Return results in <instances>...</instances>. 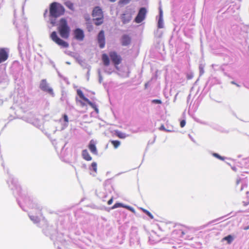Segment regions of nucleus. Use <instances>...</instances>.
I'll return each instance as SVG.
<instances>
[{
    "instance_id": "412c9836",
    "label": "nucleus",
    "mask_w": 249,
    "mask_h": 249,
    "mask_svg": "<svg viewBox=\"0 0 249 249\" xmlns=\"http://www.w3.org/2000/svg\"><path fill=\"white\" fill-rule=\"evenodd\" d=\"M116 135L118 137L121 139H124L126 137V135L124 133L121 132L120 131H117L116 132Z\"/></svg>"
},
{
    "instance_id": "37998d69",
    "label": "nucleus",
    "mask_w": 249,
    "mask_h": 249,
    "mask_svg": "<svg viewBox=\"0 0 249 249\" xmlns=\"http://www.w3.org/2000/svg\"><path fill=\"white\" fill-rule=\"evenodd\" d=\"M248 205V203H245L244 205H245V206H246V205Z\"/></svg>"
},
{
    "instance_id": "c85d7f7f",
    "label": "nucleus",
    "mask_w": 249,
    "mask_h": 249,
    "mask_svg": "<svg viewBox=\"0 0 249 249\" xmlns=\"http://www.w3.org/2000/svg\"><path fill=\"white\" fill-rule=\"evenodd\" d=\"M30 218L32 221H34L35 222H38L39 221L38 218L37 217H35L34 216H30Z\"/></svg>"
},
{
    "instance_id": "cd10ccee",
    "label": "nucleus",
    "mask_w": 249,
    "mask_h": 249,
    "mask_svg": "<svg viewBox=\"0 0 249 249\" xmlns=\"http://www.w3.org/2000/svg\"><path fill=\"white\" fill-rule=\"evenodd\" d=\"M152 103L158 104H161L162 103L161 101L159 99H154L152 101Z\"/></svg>"
},
{
    "instance_id": "f257e3e1",
    "label": "nucleus",
    "mask_w": 249,
    "mask_h": 249,
    "mask_svg": "<svg viewBox=\"0 0 249 249\" xmlns=\"http://www.w3.org/2000/svg\"><path fill=\"white\" fill-rule=\"evenodd\" d=\"M57 31L62 38L68 39L69 37L71 29L66 19L62 18L60 19Z\"/></svg>"
},
{
    "instance_id": "4be33fe9",
    "label": "nucleus",
    "mask_w": 249,
    "mask_h": 249,
    "mask_svg": "<svg viewBox=\"0 0 249 249\" xmlns=\"http://www.w3.org/2000/svg\"><path fill=\"white\" fill-rule=\"evenodd\" d=\"M65 5L71 10H73V4L71 1H67L65 3Z\"/></svg>"
},
{
    "instance_id": "4468645a",
    "label": "nucleus",
    "mask_w": 249,
    "mask_h": 249,
    "mask_svg": "<svg viewBox=\"0 0 249 249\" xmlns=\"http://www.w3.org/2000/svg\"><path fill=\"white\" fill-rule=\"evenodd\" d=\"M131 43V38L127 35H124L121 38V44L123 46H128Z\"/></svg>"
},
{
    "instance_id": "ea45409f",
    "label": "nucleus",
    "mask_w": 249,
    "mask_h": 249,
    "mask_svg": "<svg viewBox=\"0 0 249 249\" xmlns=\"http://www.w3.org/2000/svg\"><path fill=\"white\" fill-rule=\"evenodd\" d=\"M111 2H114L116 0H109Z\"/></svg>"
},
{
    "instance_id": "f8f14e48",
    "label": "nucleus",
    "mask_w": 249,
    "mask_h": 249,
    "mask_svg": "<svg viewBox=\"0 0 249 249\" xmlns=\"http://www.w3.org/2000/svg\"><path fill=\"white\" fill-rule=\"evenodd\" d=\"M8 58V53L6 48H0V63L5 61Z\"/></svg>"
},
{
    "instance_id": "1a4fd4ad",
    "label": "nucleus",
    "mask_w": 249,
    "mask_h": 249,
    "mask_svg": "<svg viewBox=\"0 0 249 249\" xmlns=\"http://www.w3.org/2000/svg\"><path fill=\"white\" fill-rule=\"evenodd\" d=\"M109 55L115 65H118L121 63L122 58L116 52H110Z\"/></svg>"
},
{
    "instance_id": "5701e85b",
    "label": "nucleus",
    "mask_w": 249,
    "mask_h": 249,
    "mask_svg": "<svg viewBox=\"0 0 249 249\" xmlns=\"http://www.w3.org/2000/svg\"><path fill=\"white\" fill-rule=\"evenodd\" d=\"M119 207H124L122 203H116L112 207V209H114Z\"/></svg>"
},
{
    "instance_id": "0eeeda50",
    "label": "nucleus",
    "mask_w": 249,
    "mask_h": 249,
    "mask_svg": "<svg viewBox=\"0 0 249 249\" xmlns=\"http://www.w3.org/2000/svg\"><path fill=\"white\" fill-rule=\"evenodd\" d=\"M39 88L42 90L48 92L52 96H54L53 89L49 87V85L47 83L46 79H42L39 85Z\"/></svg>"
},
{
    "instance_id": "20e7f679",
    "label": "nucleus",
    "mask_w": 249,
    "mask_h": 249,
    "mask_svg": "<svg viewBox=\"0 0 249 249\" xmlns=\"http://www.w3.org/2000/svg\"><path fill=\"white\" fill-rule=\"evenodd\" d=\"M92 16L95 25L99 26L103 23L104 15L100 7L99 6L95 7L92 11Z\"/></svg>"
},
{
    "instance_id": "b1692460",
    "label": "nucleus",
    "mask_w": 249,
    "mask_h": 249,
    "mask_svg": "<svg viewBox=\"0 0 249 249\" xmlns=\"http://www.w3.org/2000/svg\"><path fill=\"white\" fill-rule=\"evenodd\" d=\"M213 155L214 157H215V158H217V159H219V160H225V158L224 157L221 156L220 155H219L217 153H213Z\"/></svg>"
},
{
    "instance_id": "f3484780",
    "label": "nucleus",
    "mask_w": 249,
    "mask_h": 249,
    "mask_svg": "<svg viewBox=\"0 0 249 249\" xmlns=\"http://www.w3.org/2000/svg\"><path fill=\"white\" fill-rule=\"evenodd\" d=\"M168 128H166L163 124H162L159 128V130L164 131L165 132H172L173 127L172 125L167 126Z\"/></svg>"
},
{
    "instance_id": "393cba45",
    "label": "nucleus",
    "mask_w": 249,
    "mask_h": 249,
    "mask_svg": "<svg viewBox=\"0 0 249 249\" xmlns=\"http://www.w3.org/2000/svg\"><path fill=\"white\" fill-rule=\"evenodd\" d=\"M91 166L93 168V171L96 173L97 172V164L96 162H93L92 163H91Z\"/></svg>"
},
{
    "instance_id": "f704fd0d",
    "label": "nucleus",
    "mask_w": 249,
    "mask_h": 249,
    "mask_svg": "<svg viewBox=\"0 0 249 249\" xmlns=\"http://www.w3.org/2000/svg\"><path fill=\"white\" fill-rule=\"evenodd\" d=\"M140 209L144 213H145L146 214H147V213H148V212H149L148 211H147V210L143 208H141Z\"/></svg>"
},
{
    "instance_id": "2f4dec72",
    "label": "nucleus",
    "mask_w": 249,
    "mask_h": 249,
    "mask_svg": "<svg viewBox=\"0 0 249 249\" xmlns=\"http://www.w3.org/2000/svg\"><path fill=\"white\" fill-rule=\"evenodd\" d=\"M247 186H248L247 183H246V182H245L241 188V191L243 190L245 188H247Z\"/></svg>"
},
{
    "instance_id": "a211bd4d",
    "label": "nucleus",
    "mask_w": 249,
    "mask_h": 249,
    "mask_svg": "<svg viewBox=\"0 0 249 249\" xmlns=\"http://www.w3.org/2000/svg\"><path fill=\"white\" fill-rule=\"evenodd\" d=\"M163 27V20L162 18V13L160 11V16L158 21V28H162Z\"/></svg>"
},
{
    "instance_id": "a878e982",
    "label": "nucleus",
    "mask_w": 249,
    "mask_h": 249,
    "mask_svg": "<svg viewBox=\"0 0 249 249\" xmlns=\"http://www.w3.org/2000/svg\"><path fill=\"white\" fill-rule=\"evenodd\" d=\"M130 0H120L119 3L120 4H126L130 2Z\"/></svg>"
},
{
    "instance_id": "7c9ffc66",
    "label": "nucleus",
    "mask_w": 249,
    "mask_h": 249,
    "mask_svg": "<svg viewBox=\"0 0 249 249\" xmlns=\"http://www.w3.org/2000/svg\"><path fill=\"white\" fill-rule=\"evenodd\" d=\"M63 117L64 122L65 123H68L69 119H68V116L66 114H64Z\"/></svg>"
},
{
    "instance_id": "e433bc0d",
    "label": "nucleus",
    "mask_w": 249,
    "mask_h": 249,
    "mask_svg": "<svg viewBox=\"0 0 249 249\" xmlns=\"http://www.w3.org/2000/svg\"><path fill=\"white\" fill-rule=\"evenodd\" d=\"M126 207L128 210H130V211H133V208H132L131 207H129V206H128V207Z\"/></svg>"
},
{
    "instance_id": "bb28decb",
    "label": "nucleus",
    "mask_w": 249,
    "mask_h": 249,
    "mask_svg": "<svg viewBox=\"0 0 249 249\" xmlns=\"http://www.w3.org/2000/svg\"><path fill=\"white\" fill-rule=\"evenodd\" d=\"M194 77V74L192 73H188L186 75V77L188 80H190Z\"/></svg>"
},
{
    "instance_id": "ddd939ff",
    "label": "nucleus",
    "mask_w": 249,
    "mask_h": 249,
    "mask_svg": "<svg viewBox=\"0 0 249 249\" xmlns=\"http://www.w3.org/2000/svg\"><path fill=\"white\" fill-rule=\"evenodd\" d=\"M96 142L93 140H91L88 145V148L89 150L90 151V152L94 154V155H97L98 154V151L96 147Z\"/></svg>"
},
{
    "instance_id": "473e14b6",
    "label": "nucleus",
    "mask_w": 249,
    "mask_h": 249,
    "mask_svg": "<svg viewBox=\"0 0 249 249\" xmlns=\"http://www.w3.org/2000/svg\"><path fill=\"white\" fill-rule=\"evenodd\" d=\"M113 197H112L108 201H107V204L108 205H111L112 202H113Z\"/></svg>"
},
{
    "instance_id": "f03ea898",
    "label": "nucleus",
    "mask_w": 249,
    "mask_h": 249,
    "mask_svg": "<svg viewBox=\"0 0 249 249\" xmlns=\"http://www.w3.org/2000/svg\"><path fill=\"white\" fill-rule=\"evenodd\" d=\"M76 92L79 98L81 99H79L77 97H76L75 101L76 103H79L82 107H85L86 105V103H87L95 110L96 113H98L99 112V109L96 105L90 102L87 97H86L84 93L80 89H77Z\"/></svg>"
},
{
    "instance_id": "6e6552de",
    "label": "nucleus",
    "mask_w": 249,
    "mask_h": 249,
    "mask_svg": "<svg viewBox=\"0 0 249 249\" xmlns=\"http://www.w3.org/2000/svg\"><path fill=\"white\" fill-rule=\"evenodd\" d=\"M147 11L145 8H141L138 12V15L136 17L134 20L137 23L142 22L145 18Z\"/></svg>"
},
{
    "instance_id": "423d86ee",
    "label": "nucleus",
    "mask_w": 249,
    "mask_h": 249,
    "mask_svg": "<svg viewBox=\"0 0 249 249\" xmlns=\"http://www.w3.org/2000/svg\"><path fill=\"white\" fill-rule=\"evenodd\" d=\"M133 12L130 9H127L124 11L120 16L121 21L123 24L129 23L132 19Z\"/></svg>"
},
{
    "instance_id": "c9c22d12",
    "label": "nucleus",
    "mask_w": 249,
    "mask_h": 249,
    "mask_svg": "<svg viewBox=\"0 0 249 249\" xmlns=\"http://www.w3.org/2000/svg\"><path fill=\"white\" fill-rule=\"evenodd\" d=\"M240 182H241V179H240V178L237 179L236 181V185H238L240 183Z\"/></svg>"
},
{
    "instance_id": "39448f33",
    "label": "nucleus",
    "mask_w": 249,
    "mask_h": 249,
    "mask_svg": "<svg viewBox=\"0 0 249 249\" xmlns=\"http://www.w3.org/2000/svg\"><path fill=\"white\" fill-rule=\"evenodd\" d=\"M50 38L57 45L61 48H67L69 46V43L59 37L56 32L53 31L50 35Z\"/></svg>"
},
{
    "instance_id": "9d476101",
    "label": "nucleus",
    "mask_w": 249,
    "mask_h": 249,
    "mask_svg": "<svg viewBox=\"0 0 249 249\" xmlns=\"http://www.w3.org/2000/svg\"><path fill=\"white\" fill-rule=\"evenodd\" d=\"M97 40L99 44L100 48L101 49L104 48L106 41L104 31L103 30H101L98 34L97 36Z\"/></svg>"
},
{
    "instance_id": "c756f323",
    "label": "nucleus",
    "mask_w": 249,
    "mask_h": 249,
    "mask_svg": "<svg viewBox=\"0 0 249 249\" xmlns=\"http://www.w3.org/2000/svg\"><path fill=\"white\" fill-rule=\"evenodd\" d=\"M186 124V121L184 120H183L180 122V126L181 127H183Z\"/></svg>"
},
{
    "instance_id": "7ed1b4c3",
    "label": "nucleus",
    "mask_w": 249,
    "mask_h": 249,
    "mask_svg": "<svg viewBox=\"0 0 249 249\" xmlns=\"http://www.w3.org/2000/svg\"><path fill=\"white\" fill-rule=\"evenodd\" d=\"M50 17L56 18L64 14L65 9L61 4L53 2L50 5Z\"/></svg>"
},
{
    "instance_id": "72a5a7b5",
    "label": "nucleus",
    "mask_w": 249,
    "mask_h": 249,
    "mask_svg": "<svg viewBox=\"0 0 249 249\" xmlns=\"http://www.w3.org/2000/svg\"><path fill=\"white\" fill-rule=\"evenodd\" d=\"M146 215H147L151 219L154 218L153 215L150 212H148Z\"/></svg>"
},
{
    "instance_id": "9b49d317",
    "label": "nucleus",
    "mask_w": 249,
    "mask_h": 249,
    "mask_svg": "<svg viewBox=\"0 0 249 249\" xmlns=\"http://www.w3.org/2000/svg\"><path fill=\"white\" fill-rule=\"evenodd\" d=\"M74 38L78 40L82 41L84 38V34L82 30L78 28L75 29L73 32Z\"/></svg>"
},
{
    "instance_id": "6ab92c4d",
    "label": "nucleus",
    "mask_w": 249,
    "mask_h": 249,
    "mask_svg": "<svg viewBox=\"0 0 249 249\" xmlns=\"http://www.w3.org/2000/svg\"><path fill=\"white\" fill-rule=\"evenodd\" d=\"M223 240L227 241L228 244H231L233 241V238L231 235H229L223 238Z\"/></svg>"
},
{
    "instance_id": "4c0bfd02",
    "label": "nucleus",
    "mask_w": 249,
    "mask_h": 249,
    "mask_svg": "<svg viewBox=\"0 0 249 249\" xmlns=\"http://www.w3.org/2000/svg\"><path fill=\"white\" fill-rule=\"evenodd\" d=\"M148 86V83H145L144 85L145 88V89L147 88Z\"/></svg>"
},
{
    "instance_id": "58836bf2",
    "label": "nucleus",
    "mask_w": 249,
    "mask_h": 249,
    "mask_svg": "<svg viewBox=\"0 0 249 249\" xmlns=\"http://www.w3.org/2000/svg\"><path fill=\"white\" fill-rule=\"evenodd\" d=\"M47 12H48V10H47V9H46V10H45V13H44V17H45V16H46V14H47Z\"/></svg>"
},
{
    "instance_id": "aec40b11",
    "label": "nucleus",
    "mask_w": 249,
    "mask_h": 249,
    "mask_svg": "<svg viewBox=\"0 0 249 249\" xmlns=\"http://www.w3.org/2000/svg\"><path fill=\"white\" fill-rule=\"evenodd\" d=\"M111 144L113 145L114 148H117L120 145V142L116 140L111 141Z\"/></svg>"
},
{
    "instance_id": "2eb2a0df",
    "label": "nucleus",
    "mask_w": 249,
    "mask_h": 249,
    "mask_svg": "<svg viewBox=\"0 0 249 249\" xmlns=\"http://www.w3.org/2000/svg\"><path fill=\"white\" fill-rule=\"evenodd\" d=\"M83 158L87 161H90L92 160V157L90 156L87 149L83 150L82 153Z\"/></svg>"
},
{
    "instance_id": "dca6fc26",
    "label": "nucleus",
    "mask_w": 249,
    "mask_h": 249,
    "mask_svg": "<svg viewBox=\"0 0 249 249\" xmlns=\"http://www.w3.org/2000/svg\"><path fill=\"white\" fill-rule=\"evenodd\" d=\"M102 59L104 65L107 66L109 65V59L108 55L107 54H103L102 56Z\"/></svg>"
},
{
    "instance_id": "79ce46f5",
    "label": "nucleus",
    "mask_w": 249,
    "mask_h": 249,
    "mask_svg": "<svg viewBox=\"0 0 249 249\" xmlns=\"http://www.w3.org/2000/svg\"><path fill=\"white\" fill-rule=\"evenodd\" d=\"M249 229V227H247V228H245V230H248V229Z\"/></svg>"
},
{
    "instance_id": "a19ab883",
    "label": "nucleus",
    "mask_w": 249,
    "mask_h": 249,
    "mask_svg": "<svg viewBox=\"0 0 249 249\" xmlns=\"http://www.w3.org/2000/svg\"><path fill=\"white\" fill-rule=\"evenodd\" d=\"M51 23H52V24L54 25V22L51 21Z\"/></svg>"
}]
</instances>
